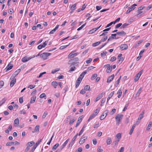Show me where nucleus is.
Here are the masks:
<instances>
[{
  "instance_id": "obj_1",
  "label": "nucleus",
  "mask_w": 152,
  "mask_h": 152,
  "mask_svg": "<svg viewBox=\"0 0 152 152\" xmlns=\"http://www.w3.org/2000/svg\"><path fill=\"white\" fill-rule=\"evenodd\" d=\"M124 115L123 114H118L115 118L116 120V125H118L121 122V121Z\"/></svg>"
},
{
  "instance_id": "obj_33",
  "label": "nucleus",
  "mask_w": 152,
  "mask_h": 152,
  "mask_svg": "<svg viewBox=\"0 0 152 152\" xmlns=\"http://www.w3.org/2000/svg\"><path fill=\"white\" fill-rule=\"evenodd\" d=\"M76 4H75L71 6L70 9L72 11H73L76 8Z\"/></svg>"
},
{
  "instance_id": "obj_21",
  "label": "nucleus",
  "mask_w": 152,
  "mask_h": 152,
  "mask_svg": "<svg viewBox=\"0 0 152 152\" xmlns=\"http://www.w3.org/2000/svg\"><path fill=\"white\" fill-rule=\"evenodd\" d=\"M82 116H81L78 118V120L75 126L76 127H77L79 125L80 123L81 122L82 120V118H81Z\"/></svg>"
},
{
  "instance_id": "obj_47",
  "label": "nucleus",
  "mask_w": 152,
  "mask_h": 152,
  "mask_svg": "<svg viewBox=\"0 0 152 152\" xmlns=\"http://www.w3.org/2000/svg\"><path fill=\"white\" fill-rule=\"evenodd\" d=\"M4 82L3 81H0V88H1L4 86Z\"/></svg>"
},
{
  "instance_id": "obj_12",
  "label": "nucleus",
  "mask_w": 152,
  "mask_h": 152,
  "mask_svg": "<svg viewBox=\"0 0 152 152\" xmlns=\"http://www.w3.org/2000/svg\"><path fill=\"white\" fill-rule=\"evenodd\" d=\"M101 26V25L99 27L95 28H93L92 29L90 30L89 31L88 33L89 34H92L93 33H94L98 29H99L100 27Z\"/></svg>"
},
{
  "instance_id": "obj_51",
  "label": "nucleus",
  "mask_w": 152,
  "mask_h": 152,
  "mask_svg": "<svg viewBox=\"0 0 152 152\" xmlns=\"http://www.w3.org/2000/svg\"><path fill=\"white\" fill-rule=\"evenodd\" d=\"M116 111V109H113L110 112V115H113L114 114Z\"/></svg>"
},
{
  "instance_id": "obj_25",
  "label": "nucleus",
  "mask_w": 152,
  "mask_h": 152,
  "mask_svg": "<svg viewBox=\"0 0 152 152\" xmlns=\"http://www.w3.org/2000/svg\"><path fill=\"white\" fill-rule=\"evenodd\" d=\"M112 142L111 138L110 137H108L106 140L107 145H110Z\"/></svg>"
},
{
  "instance_id": "obj_35",
  "label": "nucleus",
  "mask_w": 152,
  "mask_h": 152,
  "mask_svg": "<svg viewBox=\"0 0 152 152\" xmlns=\"http://www.w3.org/2000/svg\"><path fill=\"white\" fill-rule=\"evenodd\" d=\"M142 87H140L139 89L138 90V91H137L136 95L137 96H139L140 94L141 93V91L142 90Z\"/></svg>"
},
{
  "instance_id": "obj_30",
  "label": "nucleus",
  "mask_w": 152,
  "mask_h": 152,
  "mask_svg": "<svg viewBox=\"0 0 152 152\" xmlns=\"http://www.w3.org/2000/svg\"><path fill=\"white\" fill-rule=\"evenodd\" d=\"M112 66H110V67H108L106 70L107 72V73H110L112 71Z\"/></svg>"
},
{
  "instance_id": "obj_62",
  "label": "nucleus",
  "mask_w": 152,
  "mask_h": 152,
  "mask_svg": "<svg viewBox=\"0 0 152 152\" xmlns=\"http://www.w3.org/2000/svg\"><path fill=\"white\" fill-rule=\"evenodd\" d=\"M36 148V147L34 145L29 152H34Z\"/></svg>"
},
{
  "instance_id": "obj_26",
  "label": "nucleus",
  "mask_w": 152,
  "mask_h": 152,
  "mask_svg": "<svg viewBox=\"0 0 152 152\" xmlns=\"http://www.w3.org/2000/svg\"><path fill=\"white\" fill-rule=\"evenodd\" d=\"M116 34V35L117 34L119 35L120 36H122L123 35H125L126 34L124 31H121L117 32Z\"/></svg>"
},
{
  "instance_id": "obj_44",
  "label": "nucleus",
  "mask_w": 152,
  "mask_h": 152,
  "mask_svg": "<svg viewBox=\"0 0 152 152\" xmlns=\"http://www.w3.org/2000/svg\"><path fill=\"white\" fill-rule=\"evenodd\" d=\"M107 39V36H106L104 38L102 39L99 42H100V43H101V42L106 41Z\"/></svg>"
},
{
  "instance_id": "obj_58",
  "label": "nucleus",
  "mask_w": 152,
  "mask_h": 152,
  "mask_svg": "<svg viewBox=\"0 0 152 152\" xmlns=\"http://www.w3.org/2000/svg\"><path fill=\"white\" fill-rule=\"evenodd\" d=\"M48 113L47 112H45L42 115V118H44L46 117V116H47V115H48Z\"/></svg>"
},
{
  "instance_id": "obj_38",
  "label": "nucleus",
  "mask_w": 152,
  "mask_h": 152,
  "mask_svg": "<svg viewBox=\"0 0 152 152\" xmlns=\"http://www.w3.org/2000/svg\"><path fill=\"white\" fill-rule=\"evenodd\" d=\"M59 146V144L57 143L55 145H54L52 148V150H55Z\"/></svg>"
},
{
  "instance_id": "obj_41",
  "label": "nucleus",
  "mask_w": 152,
  "mask_h": 152,
  "mask_svg": "<svg viewBox=\"0 0 152 152\" xmlns=\"http://www.w3.org/2000/svg\"><path fill=\"white\" fill-rule=\"evenodd\" d=\"M103 150L101 148V146H99L97 149V152H102Z\"/></svg>"
},
{
  "instance_id": "obj_23",
  "label": "nucleus",
  "mask_w": 152,
  "mask_h": 152,
  "mask_svg": "<svg viewBox=\"0 0 152 152\" xmlns=\"http://www.w3.org/2000/svg\"><path fill=\"white\" fill-rule=\"evenodd\" d=\"M96 115V114H95V113H93L90 116L89 118L88 119V121H90L91 120L93 119L94 117Z\"/></svg>"
},
{
  "instance_id": "obj_32",
  "label": "nucleus",
  "mask_w": 152,
  "mask_h": 152,
  "mask_svg": "<svg viewBox=\"0 0 152 152\" xmlns=\"http://www.w3.org/2000/svg\"><path fill=\"white\" fill-rule=\"evenodd\" d=\"M140 76L138 74H137L134 77V80L135 82L137 81L140 77Z\"/></svg>"
},
{
  "instance_id": "obj_63",
  "label": "nucleus",
  "mask_w": 152,
  "mask_h": 152,
  "mask_svg": "<svg viewBox=\"0 0 152 152\" xmlns=\"http://www.w3.org/2000/svg\"><path fill=\"white\" fill-rule=\"evenodd\" d=\"M75 67L74 66L73 67H72L70 68V69L69 71V72H71L72 71H74L75 69Z\"/></svg>"
},
{
  "instance_id": "obj_29",
  "label": "nucleus",
  "mask_w": 152,
  "mask_h": 152,
  "mask_svg": "<svg viewBox=\"0 0 152 152\" xmlns=\"http://www.w3.org/2000/svg\"><path fill=\"white\" fill-rule=\"evenodd\" d=\"M39 125L36 126L34 130L33 131H32L33 133H34L36 132H39Z\"/></svg>"
},
{
  "instance_id": "obj_10",
  "label": "nucleus",
  "mask_w": 152,
  "mask_h": 152,
  "mask_svg": "<svg viewBox=\"0 0 152 152\" xmlns=\"http://www.w3.org/2000/svg\"><path fill=\"white\" fill-rule=\"evenodd\" d=\"M21 69H18L15 71L14 73L12 74L11 77V78H14L16 76L18 73L20 72Z\"/></svg>"
},
{
  "instance_id": "obj_59",
  "label": "nucleus",
  "mask_w": 152,
  "mask_h": 152,
  "mask_svg": "<svg viewBox=\"0 0 152 152\" xmlns=\"http://www.w3.org/2000/svg\"><path fill=\"white\" fill-rule=\"evenodd\" d=\"M59 70V69H55V70H53L51 72L52 74H54L57 71H58Z\"/></svg>"
},
{
  "instance_id": "obj_11",
  "label": "nucleus",
  "mask_w": 152,
  "mask_h": 152,
  "mask_svg": "<svg viewBox=\"0 0 152 152\" xmlns=\"http://www.w3.org/2000/svg\"><path fill=\"white\" fill-rule=\"evenodd\" d=\"M13 67V65L12 64H10V63L7 66H6L5 69H7L6 71H9Z\"/></svg>"
},
{
  "instance_id": "obj_6",
  "label": "nucleus",
  "mask_w": 152,
  "mask_h": 152,
  "mask_svg": "<svg viewBox=\"0 0 152 152\" xmlns=\"http://www.w3.org/2000/svg\"><path fill=\"white\" fill-rule=\"evenodd\" d=\"M75 52V51H73L68 56L69 58H73L74 57L76 56L78 54V53H75L73 54Z\"/></svg>"
},
{
  "instance_id": "obj_64",
  "label": "nucleus",
  "mask_w": 152,
  "mask_h": 152,
  "mask_svg": "<svg viewBox=\"0 0 152 152\" xmlns=\"http://www.w3.org/2000/svg\"><path fill=\"white\" fill-rule=\"evenodd\" d=\"M114 91H113L112 92L108 95V97L111 98L113 95Z\"/></svg>"
},
{
  "instance_id": "obj_9",
  "label": "nucleus",
  "mask_w": 152,
  "mask_h": 152,
  "mask_svg": "<svg viewBox=\"0 0 152 152\" xmlns=\"http://www.w3.org/2000/svg\"><path fill=\"white\" fill-rule=\"evenodd\" d=\"M120 48L122 50L127 49L128 48V45L126 44H122L119 46Z\"/></svg>"
},
{
  "instance_id": "obj_52",
  "label": "nucleus",
  "mask_w": 152,
  "mask_h": 152,
  "mask_svg": "<svg viewBox=\"0 0 152 152\" xmlns=\"http://www.w3.org/2000/svg\"><path fill=\"white\" fill-rule=\"evenodd\" d=\"M14 144V142H7L6 143L7 146H11Z\"/></svg>"
},
{
  "instance_id": "obj_28",
  "label": "nucleus",
  "mask_w": 152,
  "mask_h": 152,
  "mask_svg": "<svg viewBox=\"0 0 152 152\" xmlns=\"http://www.w3.org/2000/svg\"><path fill=\"white\" fill-rule=\"evenodd\" d=\"M36 99V96L32 97L30 101V103L31 104L34 103L35 102Z\"/></svg>"
},
{
  "instance_id": "obj_39",
  "label": "nucleus",
  "mask_w": 152,
  "mask_h": 152,
  "mask_svg": "<svg viewBox=\"0 0 152 152\" xmlns=\"http://www.w3.org/2000/svg\"><path fill=\"white\" fill-rule=\"evenodd\" d=\"M90 89V86L88 85H86L84 87V89L86 91L89 90Z\"/></svg>"
},
{
  "instance_id": "obj_46",
  "label": "nucleus",
  "mask_w": 152,
  "mask_h": 152,
  "mask_svg": "<svg viewBox=\"0 0 152 152\" xmlns=\"http://www.w3.org/2000/svg\"><path fill=\"white\" fill-rule=\"evenodd\" d=\"M69 140V139H68L63 144V146H64V147L66 146V144H67L68 141Z\"/></svg>"
},
{
  "instance_id": "obj_53",
  "label": "nucleus",
  "mask_w": 152,
  "mask_h": 152,
  "mask_svg": "<svg viewBox=\"0 0 152 152\" xmlns=\"http://www.w3.org/2000/svg\"><path fill=\"white\" fill-rule=\"evenodd\" d=\"M46 96V94L45 93H43L41 94L39 96V98H43Z\"/></svg>"
},
{
  "instance_id": "obj_49",
  "label": "nucleus",
  "mask_w": 152,
  "mask_h": 152,
  "mask_svg": "<svg viewBox=\"0 0 152 152\" xmlns=\"http://www.w3.org/2000/svg\"><path fill=\"white\" fill-rule=\"evenodd\" d=\"M36 86L35 85H30L28 87V88H29L30 89H32L34 88H35Z\"/></svg>"
},
{
  "instance_id": "obj_2",
  "label": "nucleus",
  "mask_w": 152,
  "mask_h": 152,
  "mask_svg": "<svg viewBox=\"0 0 152 152\" xmlns=\"http://www.w3.org/2000/svg\"><path fill=\"white\" fill-rule=\"evenodd\" d=\"M51 53H44L40 54V57L43 60H45L47 59V57L50 56Z\"/></svg>"
},
{
  "instance_id": "obj_15",
  "label": "nucleus",
  "mask_w": 152,
  "mask_h": 152,
  "mask_svg": "<svg viewBox=\"0 0 152 152\" xmlns=\"http://www.w3.org/2000/svg\"><path fill=\"white\" fill-rule=\"evenodd\" d=\"M103 93L100 94L99 95L96 97V99L94 101L95 102H96L98 100H99L103 96Z\"/></svg>"
},
{
  "instance_id": "obj_3",
  "label": "nucleus",
  "mask_w": 152,
  "mask_h": 152,
  "mask_svg": "<svg viewBox=\"0 0 152 152\" xmlns=\"http://www.w3.org/2000/svg\"><path fill=\"white\" fill-rule=\"evenodd\" d=\"M137 5L135 4H134L131 7L128 8V10H127L126 12V14H127L129 13L130 12L134 10L135 8V6Z\"/></svg>"
},
{
  "instance_id": "obj_40",
  "label": "nucleus",
  "mask_w": 152,
  "mask_h": 152,
  "mask_svg": "<svg viewBox=\"0 0 152 152\" xmlns=\"http://www.w3.org/2000/svg\"><path fill=\"white\" fill-rule=\"evenodd\" d=\"M100 42H96L92 44V46L93 47H96L99 45L100 44Z\"/></svg>"
},
{
  "instance_id": "obj_19",
  "label": "nucleus",
  "mask_w": 152,
  "mask_h": 152,
  "mask_svg": "<svg viewBox=\"0 0 152 152\" xmlns=\"http://www.w3.org/2000/svg\"><path fill=\"white\" fill-rule=\"evenodd\" d=\"M87 139L86 137H84L83 138H81L79 142L80 144H82L84 143V141Z\"/></svg>"
},
{
  "instance_id": "obj_22",
  "label": "nucleus",
  "mask_w": 152,
  "mask_h": 152,
  "mask_svg": "<svg viewBox=\"0 0 152 152\" xmlns=\"http://www.w3.org/2000/svg\"><path fill=\"white\" fill-rule=\"evenodd\" d=\"M152 126V121H150L149 122V124L148 125V126L146 128V130L148 131H149L151 128Z\"/></svg>"
},
{
  "instance_id": "obj_55",
  "label": "nucleus",
  "mask_w": 152,
  "mask_h": 152,
  "mask_svg": "<svg viewBox=\"0 0 152 152\" xmlns=\"http://www.w3.org/2000/svg\"><path fill=\"white\" fill-rule=\"evenodd\" d=\"M69 45H64V46H61L60 47L59 49L60 50H63V49H64V48H66Z\"/></svg>"
},
{
  "instance_id": "obj_16",
  "label": "nucleus",
  "mask_w": 152,
  "mask_h": 152,
  "mask_svg": "<svg viewBox=\"0 0 152 152\" xmlns=\"http://www.w3.org/2000/svg\"><path fill=\"white\" fill-rule=\"evenodd\" d=\"M86 73L87 72L86 71H84L80 75L78 78L82 80L83 78L84 77V75H86Z\"/></svg>"
},
{
  "instance_id": "obj_5",
  "label": "nucleus",
  "mask_w": 152,
  "mask_h": 152,
  "mask_svg": "<svg viewBox=\"0 0 152 152\" xmlns=\"http://www.w3.org/2000/svg\"><path fill=\"white\" fill-rule=\"evenodd\" d=\"M108 113V110H106L105 111L102 115L100 116V119L101 120H103L107 116V113Z\"/></svg>"
},
{
  "instance_id": "obj_43",
  "label": "nucleus",
  "mask_w": 152,
  "mask_h": 152,
  "mask_svg": "<svg viewBox=\"0 0 152 152\" xmlns=\"http://www.w3.org/2000/svg\"><path fill=\"white\" fill-rule=\"evenodd\" d=\"M97 76V74H95L93 75H92V77H91V80H94V79Z\"/></svg>"
},
{
  "instance_id": "obj_57",
  "label": "nucleus",
  "mask_w": 152,
  "mask_h": 152,
  "mask_svg": "<svg viewBox=\"0 0 152 152\" xmlns=\"http://www.w3.org/2000/svg\"><path fill=\"white\" fill-rule=\"evenodd\" d=\"M115 24V23H114V21L111 22V23H109V24H108L107 25V26L106 27V28H107V27H109L111 25H112L113 24Z\"/></svg>"
},
{
  "instance_id": "obj_14",
  "label": "nucleus",
  "mask_w": 152,
  "mask_h": 152,
  "mask_svg": "<svg viewBox=\"0 0 152 152\" xmlns=\"http://www.w3.org/2000/svg\"><path fill=\"white\" fill-rule=\"evenodd\" d=\"M82 80L79 79L78 78H77V80L76 81L75 83V88H77L79 86L80 83H81Z\"/></svg>"
},
{
  "instance_id": "obj_36",
  "label": "nucleus",
  "mask_w": 152,
  "mask_h": 152,
  "mask_svg": "<svg viewBox=\"0 0 152 152\" xmlns=\"http://www.w3.org/2000/svg\"><path fill=\"white\" fill-rule=\"evenodd\" d=\"M85 126H83V128H82V129H81V130L80 132H79V134H78V135L79 136L80 135L82 134V133L83 132L85 129Z\"/></svg>"
},
{
  "instance_id": "obj_4",
  "label": "nucleus",
  "mask_w": 152,
  "mask_h": 152,
  "mask_svg": "<svg viewBox=\"0 0 152 152\" xmlns=\"http://www.w3.org/2000/svg\"><path fill=\"white\" fill-rule=\"evenodd\" d=\"M35 57V56H33L32 57H28L27 56H26L24 57H23L21 60L22 62H26L27 61H28L29 60L31 59L32 58H34Z\"/></svg>"
},
{
  "instance_id": "obj_34",
  "label": "nucleus",
  "mask_w": 152,
  "mask_h": 152,
  "mask_svg": "<svg viewBox=\"0 0 152 152\" xmlns=\"http://www.w3.org/2000/svg\"><path fill=\"white\" fill-rule=\"evenodd\" d=\"M121 77L120 76V77L116 81L115 83V86L116 87H117L119 84V82L121 80Z\"/></svg>"
},
{
  "instance_id": "obj_42",
  "label": "nucleus",
  "mask_w": 152,
  "mask_h": 152,
  "mask_svg": "<svg viewBox=\"0 0 152 152\" xmlns=\"http://www.w3.org/2000/svg\"><path fill=\"white\" fill-rule=\"evenodd\" d=\"M107 44V42L105 43H104L103 45H101V46H99V47H98L97 48V49H101L102 48H103L105 45H106Z\"/></svg>"
},
{
  "instance_id": "obj_7",
  "label": "nucleus",
  "mask_w": 152,
  "mask_h": 152,
  "mask_svg": "<svg viewBox=\"0 0 152 152\" xmlns=\"http://www.w3.org/2000/svg\"><path fill=\"white\" fill-rule=\"evenodd\" d=\"M78 135V133H77L73 138L72 139L71 142L69 143V145H68V148H69L70 147L72 146L73 144V142L74 141L76 138L77 137Z\"/></svg>"
},
{
  "instance_id": "obj_20",
  "label": "nucleus",
  "mask_w": 152,
  "mask_h": 152,
  "mask_svg": "<svg viewBox=\"0 0 152 152\" xmlns=\"http://www.w3.org/2000/svg\"><path fill=\"white\" fill-rule=\"evenodd\" d=\"M16 82V79L14 78L10 82V86L11 87H13Z\"/></svg>"
},
{
  "instance_id": "obj_31",
  "label": "nucleus",
  "mask_w": 152,
  "mask_h": 152,
  "mask_svg": "<svg viewBox=\"0 0 152 152\" xmlns=\"http://www.w3.org/2000/svg\"><path fill=\"white\" fill-rule=\"evenodd\" d=\"M34 144L35 142L34 141H31L30 142H28L27 144V145L30 147L32 146V145Z\"/></svg>"
},
{
  "instance_id": "obj_18",
  "label": "nucleus",
  "mask_w": 152,
  "mask_h": 152,
  "mask_svg": "<svg viewBox=\"0 0 152 152\" xmlns=\"http://www.w3.org/2000/svg\"><path fill=\"white\" fill-rule=\"evenodd\" d=\"M14 124L15 126H18L19 124V119L17 118L15 119L14 122Z\"/></svg>"
},
{
  "instance_id": "obj_8",
  "label": "nucleus",
  "mask_w": 152,
  "mask_h": 152,
  "mask_svg": "<svg viewBox=\"0 0 152 152\" xmlns=\"http://www.w3.org/2000/svg\"><path fill=\"white\" fill-rule=\"evenodd\" d=\"M116 35V34H112L111 35V36L109 37L106 42H107V43L109 41L113 39H118V38H116L115 37Z\"/></svg>"
},
{
  "instance_id": "obj_13",
  "label": "nucleus",
  "mask_w": 152,
  "mask_h": 152,
  "mask_svg": "<svg viewBox=\"0 0 152 152\" xmlns=\"http://www.w3.org/2000/svg\"><path fill=\"white\" fill-rule=\"evenodd\" d=\"M114 77V75L113 74L109 76L107 80V83H110L113 79Z\"/></svg>"
},
{
  "instance_id": "obj_37",
  "label": "nucleus",
  "mask_w": 152,
  "mask_h": 152,
  "mask_svg": "<svg viewBox=\"0 0 152 152\" xmlns=\"http://www.w3.org/2000/svg\"><path fill=\"white\" fill-rule=\"evenodd\" d=\"M115 137L118 139V140H120L121 137V134L120 133H118L115 136Z\"/></svg>"
},
{
  "instance_id": "obj_60",
  "label": "nucleus",
  "mask_w": 152,
  "mask_h": 152,
  "mask_svg": "<svg viewBox=\"0 0 152 152\" xmlns=\"http://www.w3.org/2000/svg\"><path fill=\"white\" fill-rule=\"evenodd\" d=\"M116 59V58L114 56L112 57L110 59V61L112 62H113L115 61Z\"/></svg>"
},
{
  "instance_id": "obj_54",
  "label": "nucleus",
  "mask_w": 152,
  "mask_h": 152,
  "mask_svg": "<svg viewBox=\"0 0 152 152\" xmlns=\"http://www.w3.org/2000/svg\"><path fill=\"white\" fill-rule=\"evenodd\" d=\"M107 52L106 51H104L103 53H101V57H104L105 56L106 54H107Z\"/></svg>"
},
{
  "instance_id": "obj_45",
  "label": "nucleus",
  "mask_w": 152,
  "mask_h": 152,
  "mask_svg": "<svg viewBox=\"0 0 152 152\" xmlns=\"http://www.w3.org/2000/svg\"><path fill=\"white\" fill-rule=\"evenodd\" d=\"M128 25H129V24H128V23H125L122 25V26H121V27L120 28H125L126 26H127Z\"/></svg>"
},
{
  "instance_id": "obj_48",
  "label": "nucleus",
  "mask_w": 152,
  "mask_h": 152,
  "mask_svg": "<svg viewBox=\"0 0 152 152\" xmlns=\"http://www.w3.org/2000/svg\"><path fill=\"white\" fill-rule=\"evenodd\" d=\"M122 25V23H119L115 26V28L116 29H117L120 27Z\"/></svg>"
},
{
  "instance_id": "obj_61",
  "label": "nucleus",
  "mask_w": 152,
  "mask_h": 152,
  "mask_svg": "<svg viewBox=\"0 0 152 152\" xmlns=\"http://www.w3.org/2000/svg\"><path fill=\"white\" fill-rule=\"evenodd\" d=\"M128 106V104H126L124 109L123 110V111H125L127 109V108Z\"/></svg>"
},
{
  "instance_id": "obj_17",
  "label": "nucleus",
  "mask_w": 152,
  "mask_h": 152,
  "mask_svg": "<svg viewBox=\"0 0 152 152\" xmlns=\"http://www.w3.org/2000/svg\"><path fill=\"white\" fill-rule=\"evenodd\" d=\"M59 25H58L56 26L55 28H54L49 33V34H53L54 32L56 31L58 29L59 27Z\"/></svg>"
},
{
  "instance_id": "obj_27",
  "label": "nucleus",
  "mask_w": 152,
  "mask_h": 152,
  "mask_svg": "<svg viewBox=\"0 0 152 152\" xmlns=\"http://www.w3.org/2000/svg\"><path fill=\"white\" fill-rule=\"evenodd\" d=\"M51 85L53 86L54 88H56L57 86L58 83L56 82L53 81L51 83Z\"/></svg>"
},
{
  "instance_id": "obj_50",
  "label": "nucleus",
  "mask_w": 152,
  "mask_h": 152,
  "mask_svg": "<svg viewBox=\"0 0 152 152\" xmlns=\"http://www.w3.org/2000/svg\"><path fill=\"white\" fill-rule=\"evenodd\" d=\"M42 141V139H40L36 143V144L34 145L37 148V146Z\"/></svg>"
},
{
  "instance_id": "obj_24",
  "label": "nucleus",
  "mask_w": 152,
  "mask_h": 152,
  "mask_svg": "<svg viewBox=\"0 0 152 152\" xmlns=\"http://www.w3.org/2000/svg\"><path fill=\"white\" fill-rule=\"evenodd\" d=\"M144 113V111H143L142 113L139 115L138 119V120H141L143 118Z\"/></svg>"
},
{
  "instance_id": "obj_56",
  "label": "nucleus",
  "mask_w": 152,
  "mask_h": 152,
  "mask_svg": "<svg viewBox=\"0 0 152 152\" xmlns=\"http://www.w3.org/2000/svg\"><path fill=\"white\" fill-rule=\"evenodd\" d=\"M83 151L82 148L81 147H80L78 148L77 150L75 152H82Z\"/></svg>"
}]
</instances>
